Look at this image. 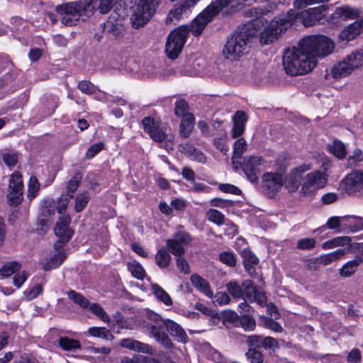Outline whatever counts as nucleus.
Wrapping results in <instances>:
<instances>
[{
  "mask_svg": "<svg viewBox=\"0 0 363 363\" xmlns=\"http://www.w3.org/2000/svg\"><path fill=\"white\" fill-rule=\"evenodd\" d=\"M66 257L67 256L65 252H59L51 257L50 259L43 265V268L45 271L56 268L62 264Z\"/></svg>",
  "mask_w": 363,
  "mask_h": 363,
  "instance_id": "4c0bfd02",
  "label": "nucleus"
},
{
  "mask_svg": "<svg viewBox=\"0 0 363 363\" xmlns=\"http://www.w3.org/2000/svg\"><path fill=\"white\" fill-rule=\"evenodd\" d=\"M228 293L234 298L240 299L243 298L242 284L240 285L235 281H230L226 284Z\"/></svg>",
  "mask_w": 363,
  "mask_h": 363,
  "instance_id": "79ce46f5",
  "label": "nucleus"
},
{
  "mask_svg": "<svg viewBox=\"0 0 363 363\" xmlns=\"http://www.w3.org/2000/svg\"><path fill=\"white\" fill-rule=\"evenodd\" d=\"M359 15L358 9L350 7L349 6H343L336 8L335 11L331 14L330 22L332 23H337L340 20L354 19Z\"/></svg>",
  "mask_w": 363,
  "mask_h": 363,
  "instance_id": "6ab92c4d",
  "label": "nucleus"
},
{
  "mask_svg": "<svg viewBox=\"0 0 363 363\" xmlns=\"http://www.w3.org/2000/svg\"><path fill=\"white\" fill-rule=\"evenodd\" d=\"M78 89L86 94H92L97 91V88L89 81H81L79 82Z\"/></svg>",
  "mask_w": 363,
  "mask_h": 363,
  "instance_id": "13d9d810",
  "label": "nucleus"
},
{
  "mask_svg": "<svg viewBox=\"0 0 363 363\" xmlns=\"http://www.w3.org/2000/svg\"><path fill=\"white\" fill-rule=\"evenodd\" d=\"M80 184V180L74 177L70 179L67 184V196L69 198H73V194L77 191Z\"/></svg>",
  "mask_w": 363,
  "mask_h": 363,
  "instance_id": "e2e57ef3",
  "label": "nucleus"
},
{
  "mask_svg": "<svg viewBox=\"0 0 363 363\" xmlns=\"http://www.w3.org/2000/svg\"><path fill=\"white\" fill-rule=\"evenodd\" d=\"M18 155L17 152H9L3 155V161L9 167H14L18 162Z\"/></svg>",
  "mask_w": 363,
  "mask_h": 363,
  "instance_id": "0e129e2a",
  "label": "nucleus"
},
{
  "mask_svg": "<svg viewBox=\"0 0 363 363\" xmlns=\"http://www.w3.org/2000/svg\"><path fill=\"white\" fill-rule=\"evenodd\" d=\"M263 159L259 156H247L244 158L242 169L252 183H255L261 172Z\"/></svg>",
  "mask_w": 363,
  "mask_h": 363,
  "instance_id": "ddd939ff",
  "label": "nucleus"
},
{
  "mask_svg": "<svg viewBox=\"0 0 363 363\" xmlns=\"http://www.w3.org/2000/svg\"><path fill=\"white\" fill-rule=\"evenodd\" d=\"M254 23L249 22L239 26L228 38L223 53L230 60H238L246 52L247 45L257 34Z\"/></svg>",
  "mask_w": 363,
  "mask_h": 363,
  "instance_id": "7ed1b4c3",
  "label": "nucleus"
},
{
  "mask_svg": "<svg viewBox=\"0 0 363 363\" xmlns=\"http://www.w3.org/2000/svg\"><path fill=\"white\" fill-rule=\"evenodd\" d=\"M262 183L268 196L272 198L284 186V179L279 173L267 172L263 175Z\"/></svg>",
  "mask_w": 363,
  "mask_h": 363,
  "instance_id": "4468645a",
  "label": "nucleus"
},
{
  "mask_svg": "<svg viewBox=\"0 0 363 363\" xmlns=\"http://www.w3.org/2000/svg\"><path fill=\"white\" fill-rule=\"evenodd\" d=\"M60 347L66 351H70L72 350L80 349L81 345L80 342L74 339H71L68 337H61L59 340Z\"/></svg>",
  "mask_w": 363,
  "mask_h": 363,
  "instance_id": "a19ab883",
  "label": "nucleus"
},
{
  "mask_svg": "<svg viewBox=\"0 0 363 363\" xmlns=\"http://www.w3.org/2000/svg\"><path fill=\"white\" fill-rule=\"evenodd\" d=\"M89 309L94 314L100 318V319L102 320L104 322L109 321L108 315L99 304L96 303H92L91 305H90Z\"/></svg>",
  "mask_w": 363,
  "mask_h": 363,
  "instance_id": "4d7b16f0",
  "label": "nucleus"
},
{
  "mask_svg": "<svg viewBox=\"0 0 363 363\" xmlns=\"http://www.w3.org/2000/svg\"><path fill=\"white\" fill-rule=\"evenodd\" d=\"M90 196L88 192L79 194L75 199L74 210L76 212H81L87 205Z\"/></svg>",
  "mask_w": 363,
  "mask_h": 363,
  "instance_id": "3c124183",
  "label": "nucleus"
},
{
  "mask_svg": "<svg viewBox=\"0 0 363 363\" xmlns=\"http://www.w3.org/2000/svg\"><path fill=\"white\" fill-rule=\"evenodd\" d=\"M190 33L188 25H182L174 29L168 35L165 52L169 58L177 59L182 52Z\"/></svg>",
  "mask_w": 363,
  "mask_h": 363,
  "instance_id": "423d86ee",
  "label": "nucleus"
},
{
  "mask_svg": "<svg viewBox=\"0 0 363 363\" xmlns=\"http://www.w3.org/2000/svg\"><path fill=\"white\" fill-rule=\"evenodd\" d=\"M155 262L160 268L167 267L171 262V256L165 248H161L155 255Z\"/></svg>",
  "mask_w": 363,
  "mask_h": 363,
  "instance_id": "58836bf2",
  "label": "nucleus"
},
{
  "mask_svg": "<svg viewBox=\"0 0 363 363\" xmlns=\"http://www.w3.org/2000/svg\"><path fill=\"white\" fill-rule=\"evenodd\" d=\"M173 239H174V241L178 242V243H180L183 246L190 244L192 240V238L190 234L186 231H179L176 233Z\"/></svg>",
  "mask_w": 363,
  "mask_h": 363,
  "instance_id": "bf43d9fd",
  "label": "nucleus"
},
{
  "mask_svg": "<svg viewBox=\"0 0 363 363\" xmlns=\"http://www.w3.org/2000/svg\"><path fill=\"white\" fill-rule=\"evenodd\" d=\"M343 218L344 216L330 217L328 220L325 226L328 229L335 230L336 233H342V231L339 230L343 228Z\"/></svg>",
  "mask_w": 363,
  "mask_h": 363,
  "instance_id": "8fccbe9b",
  "label": "nucleus"
},
{
  "mask_svg": "<svg viewBox=\"0 0 363 363\" xmlns=\"http://www.w3.org/2000/svg\"><path fill=\"white\" fill-rule=\"evenodd\" d=\"M23 184L22 176L18 172L11 175L7 191V199L11 206H17L23 201Z\"/></svg>",
  "mask_w": 363,
  "mask_h": 363,
  "instance_id": "9b49d317",
  "label": "nucleus"
},
{
  "mask_svg": "<svg viewBox=\"0 0 363 363\" xmlns=\"http://www.w3.org/2000/svg\"><path fill=\"white\" fill-rule=\"evenodd\" d=\"M191 281L192 284L201 292L203 293L209 298L213 297V292L210 289V285L206 279L199 275L194 274L191 277Z\"/></svg>",
  "mask_w": 363,
  "mask_h": 363,
  "instance_id": "c85d7f7f",
  "label": "nucleus"
},
{
  "mask_svg": "<svg viewBox=\"0 0 363 363\" xmlns=\"http://www.w3.org/2000/svg\"><path fill=\"white\" fill-rule=\"evenodd\" d=\"M247 116L244 111H238L233 118V126L231 131V135L233 138L241 136L245 128Z\"/></svg>",
  "mask_w": 363,
  "mask_h": 363,
  "instance_id": "a878e982",
  "label": "nucleus"
},
{
  "mask_svg": "<svg viewBox=\"0 0 363 363\" xmlns=\"http://www.w3.org/2000/svg\"><path fill=\"white\" fill-rule=\"evenodd\" d=\"M333 41L323 35L303 38L298 47L287 48L283 55L282 65L285 72L290 76L306 74L316 66L318 58L332 53Z\"/></svg>",
  "mask_w": 363,
  "mask_h": 363,
  "instance_id": "f257e3e1",
  "label": "nucleus"
},
{
  "mask_svg": "<svg viewBox=\"0 0 363 363\" xmlns=\"http://www.w3.org/2000/svg\"><path fill=\"white\" fill-rule=\"evenodd\" d=\"M263 340L264 336L254 335L247 336L246 342L250 348H255L257 350V348L262 347Z\"/></svg>",
  "mask_w": 363,
  "mask_h": 363,
  "instance_id": "052dcab7",
  "label": "nucleus"
},
{
  "mask_svg": "<svg viewBox=\"0 0 363 363\" xmlns=\"http://www.w3.org/2000/svg\"><path fill=\"white\" fill-rule=\"evenodd\" d=\"M142 327L162 347L171 350L174 344L164 328L174 339L183 343L188 341V336L183 328L170 319H163L162 316L151 310H146Z\"/></svg>",
  "mask_w": 363,
  "mask_h": 363,
  "instance_id": "f03ea898",
  "label": "nucleus"
},
{
  "mask_svg": "<svg viewBox=\"0 0 363 363\" xmlns=\"http://www.w3.org/2000/svg\"><path fill=\"white\" fill-rule=\"evenodd\" d=\"M67 295L72 301L83 308H86L89 306V301L86 297L73 290L69 291Z\"/></svg>",
  "mask_w": 363,
  "mask_h": 363,
  "instance_id": "09e8293b",
  "label": "nucleus"
},
{
  "mask_svg": "<svg viewBox=\"0 0 363 363\" xmlns=\"http://www.w3.org/2000/svg\"><path fill=\"white\" fill-rule=\"evenodd\" d=\"M89 6L90 4L86 0L78 1L57 5L55 11L61 16L82 15V13L85 11Z\"/></svg>",
  "mask_w": 363,
  "mask_h": 363,
  "instance_id": "dca6fc26",
  "label": "nucleus"
},
{
  "mask_svg": "<svg viewBox=\"0 0 363 363\" xmlns=\"http://www.w3.org/2000/svg\"><path fill=\"white\" fill-rule=\"evenodd\" d=\"M120 345L122 347L134 352L151 354L153 350L151 345L142 342L133 338H124L121 340Z\"/></svg>",
  "mask_w": 363,
  "mask_h": 363,
  "instance_id": "4be33fe9",
  "label": "nucleus"
},
{
  "mask_svg": "<svg viewBox=\"0 0 363 363\" xmlns=\"http://www.w3.org/2000/svg\"><path fill=\"white\" fill-rule=\"evenodd\" d=\"M363 65V50H358L347 55L343 60L333 65L330 74L334 79H340L350 75L354 69Z\"/></svg>",
  "mask_w": 363,
  "mask_h": 363,
  "instance_id": "0eeeda50",
  "label": "nucleus"
},
{
  "mask_svg": "<svg viewBox=\"0 0 363 363\" xmlns=\"http://www.w3.org/2000/svg\"><path fill=\"white\" fill-rule=\"evenodd\" d=\"M179 150L191 160H194L200 163H205L206 162L207 158L203 152L189 143L180 145Z\"/></svg>",
  "mask_w": 363,
  "mask_h": 363,
  "instance_id": "bb28decb",
  "label": "nucleus"
},
{
  "mask_svg": "<svg viewBox=\"0 0 363 363\" xmlns=\"http://www.w3.org/2000/svg\"><path fill=\"white\" fill-rule=\"evenodd\" d=\"M21 264L16 261L9 262L0 269V274L2 277H8L19 270Z\"/></svg>",
  "mask_w": 363,
  "mask_h": 363,
  "instance_id": "49530a36",
  "label": "nucleus"
},
{
  "mask_svg": "<svg viewBox=\"0 0 363 363\" xmlns=\"http://www.w3.org/2000/svg\"><path fill=\"white\" fill-rule=\"evenodd\" d=\"M142 125L144 131L149 135L151 139L156 143L164 141L171 142L172 136L166 133V128L161 126L160 123L154 118L147 116L142 120Z\"/></svg>",
  "mask_w": 363,
  "mask_h": 363,
  "instance_id": "9d476101",
  "label": "nucleus"
},
{
  "mask_svg": "<svg viewBox=\"0 0 363 363\" xmlns=\"http://www.w3.org/2000/svg\"><path fill=\"white\" fill-rule=\"evenodd\" d=\"M305 172L302 167L295 168L285 177L284 185L289 192H295L302 186V174Z\"/></svg>",
  "mask_w": 363,
  "mask_h": 363,
  "instance_id": "a211bd4d",
  "label": "nucleus"
},
{
  "mask_svg": "<svg viewBox=\"0 0 363 363\" xmlns=\"http://www.w3.org/2000/svg\"><path fill=\"white\" fill-rule=\"evenodd\" d=\"M362 32H363V19L356 21L345 28L340 33L339 38L341 40L348 42L354 39Z\"/></svg>",
  "mask_w": 363,
  "mask_h": 363,
  "instance_id": "393cba45",
  "label": "nucleus"
},
{
  "mask_svg": "<svg viewBox=\"0 0 363 363\" xmlns=\"http://www.w3.org/2000/svg\"><path fill=\"white\" fill-rule=\"evenodd\" d=\"M55 203L52 199L44 200L43 205L42 206V212L46 216H51L55 213Z\"/></svg>",
  "mask_w": 363,
  "mask_h": 363,
  "instance_id": "680f3d73",
  "label": "nucleus"
},
{
  "mask_svg": "<svg viewBox=\"0 0 363 363\" xmlns=\"http://www.w3.org/2000/svg\"><path fill=\"white\" fill-rule=\"evenodd\" d=\"M70 222L71 218L69 216H62L57 222L54 230L55 235L58 238H63L65 241H69L73 235V231L69 228Z\"/></svg>",
  "mask_w": 363,
  "mask_h": 363,
  "instance_id": "5701e85b",
  "label": "nucleus"
},
{
  "mask_svg": "<svg viewBox=\"0 0 363 363\" xmlns=\"http://www.w3.org/2000/svg\"><path fill=\"white\" fill-rule=\"evenodd\" d=\"M346 253L345 249H338L334 252L322 255L319 257L321 264L328 265L333 262L340 259Z\"/></svg>",
  "mask_w": 363,
  "mask_h": 363,
  "instance_id": "473e14b6",
  "label": "nucleus"
},
{
  "mask_svg": "<svg viewBox=\"0 0 363 363\" xmlns=\"http://www.w3.org/2000/svg\"><path fill=\"white\" fill-rule=\"evenodd\" d=\"M262 347L265 350H270L273 352L279 347L278 341L272 337H264Z\"/></svg>",
  "mask_w": 363,
  "mask_h": 363,
  "instance_id": "69168bd1",
  "label": "nucleus"
},
{
  "mask_svg": "<svg viewBox=\"0 0 363 363\" xmlns=\"http://www.w3.org/2000/svg\"><path fill=\"white\" fill-rule=\"evenodd\" d=\"M207 216L208 220L216 224L217 225H221L223 224H226L229 225L232 230L234 231L236 230V225H234L232 222L228 221V223L225 222V216L224 215L216 209L211 208L207 212Z\"/></svg>",
  "mask_w": 363,
  "mask_h": 363,
  "instance_id": "c756f323",
  "label": "nucleus"
},
{
  "mask_svg": "<svg viewBox=\"0 0 363 363\" xmlns=\"http://www.w3.org/2000/svg\"><path fill=\"white\" fill-rule=\"evenodd\" d=\"M243 264L245 270L251 276L255 274V266L259 263V259L249 250H243L242 252Z\"/></svg>",
  "mask_w": 363,
  "mask_h": 363,
  "instance_id": "cd10ccee",
  "label": "nucleus"
},
{
  "mask_svg": "<svg viewBox=\"0 0 363 363\" xmlns=\"http://www.w3.org/2000/svg\"><path fill=\"white\" fill-rule=\"evenodd\" d=\"M167 247L171 253L175 256L181 257L184 255L185 249L182 245L174 241V239H169L167 240Z\"/></svg>",
  "mask_w": 363,
  "mask_h": 363,
  "instance_id": "de8ad7c7",
  "label": "nucleus"
},
{
  "mask_svg": "<svg viewBox=\"0 0 363 363\" xmlns=\"http://www.w3.org/2000/svg\"><path fill=\"white\" fill-rule=\"evenodd\" d=\"M315 244L313 238H302L298 240L296 247L301 250H310L315 247Z\"/></svg>",
  "mask_w": 363,
  "mask_h": 363,
  "instance_id": "6e6d98bb",
  "label": "nucleus"
},
{
  "mask_svg": "<svg viewBox=\"0 0 363 363\" xmlns=\"http://www.w3.org/2000/svg\"><path fill=\"white\" fill-rule=\"evenodd\" d=\"M151 289L156 298L164 303L166 306L172 305V301L170 296L157 284H152Z\"/></svg>",
  "mask_w": 363,
  "mask_h": 363,
  "instance_id": "72a5a7b5",
  "label": "nucleus"
},
{
  "mask_svg": "<svg viewBox=\"0 0 363 363\" xmlns=\"http://www.w3.org/2000/svg\"><path fill=\"white\" fill-rule=\"evenodd\" d=\"M360 263L355 259L350 260L340 269L339 274L342 277H350L355 273Z\"/></svg>",
  "mask_w": 363,
  "mask_h": 363,
  "instance_id": "c9c22d12",
  "label": "nucleus"
},
{
  "mask_svg": "<svg viewBox=\"0 0 363 363\" xmlns=\"http://www.w3.org/2000/svg\"><path fill=\"white\" fill-rule=\"evenodd\" d=\"M231 299L229 295L225 292H218L214 296L213 303L218 306L228 304Z\"/></svg>",
  "mask_w": 363,
  "mask_h": 363,
  "instance_id": "338daca9",
  "label": "nucleus"
},
{
  "mask_svg": "<svg viewBox=\"0 0 363 363\" xmlns=\"http://www.w3.org/2000/svg\"><path fill=\"white\" fill-rule=\"evenodd\" d=\"M251 363H262L264 357L262 353L255 348H249L245 354Z\"/></svg>",
  "mask_w": 363,
  "mask_h": 363,
  "instance_id": "603ef678",
  "label": "nucleus"
},
{
  "mask_svg": "<svg viewBox=\"0 0 363 363\" xmlns=\"http://www.w3.org/2000/svg\"><path fill=\"white\" fill-rule=\"evenodd\" d=\"M239 322L241 327L246 331L254 330L256 327L255 320L250 315H242L239 318Z\"/></svg>",
  "mask_w": 363,
  "mask_h": 363,
  "instance_id": "864d4df0",
  "label": "nucleus"
},
{
  "mask_svg": "<svg viewBox=\"0 0 363 363\" xmlns=\"http://www.w3.org/2000/svg\"><path fill=\"white\" fill-rule=\"evenodd\" d=\"M147 357L140 354H134L133 357H123L120 363H145Z\"/></svg>",
  "mask_w": 363,
  "mask_h": 363,
  "instance_id": "774afa93",
  "label": "nucleus"
},
{
  "mask_svg": "<svg viewBox=\"0 0 363 363\" xmlns=\"http://www.w3.org/2000/svg\"><path fill=\"white\" fill-rule=\"evenodd\" d=\"M297 16L293 9L286 13H281L271 21L269 26L260 33V43L267 45L279 38L282 32L290 28Z\"/></svg>",
  "mask_w": 363,
  "mask_h": 363,
  "instance_id": "20e7f679",
  "label": "nucleus"
},
{
  "mask_svg": "<svg viewBox=\"0 0 363 363\" xmlns=\"http://www.w3.org/2000/svg\"><path fill=\"white\" fill-rule=\"evenodd\" d=\"M243 298L250 302L256 301L259 305L263 306L266 302L264 294L259 291L252 280H245L242 282Z\"/></svg>",
  "mask_w": 363,
  "mask_h": 363,
  "instance_id": "f3484780",
  "label": "nucleus"
},
{
  "mask_svg": "<svg viewBox=\"0 0 363 363\" xmlns=\"http://www.w3.org/2000/svg\"><path fill=\"white\" fill-rule=\"evenodd\" d=\"M160 0H140L130 17L134 28H140L147 24L154 15Z\"/></svg>",
  "mask_w": 363,
  "mask_h": 363,
  "instance_id": "6e6552de",
  "label": "nucleus"
},
{
  "mask_svg": "<svg viewBox=\"0 0 363 363\" xmlns=\"http://www.w3.org/2000/svg\"><path fill=\"white\" fill-rule=\"evenodd\" d=\"M194 115H187L183 118L179 125V134L184 138H188L192 132L194 125Z\"/></svg>",
  "mask_w": 363,
  "mask_h": 363,
  "instance_id": "7c9ffc66",
  "label": "nucleus"
},
{
  "mask_svg": "<svg viewBox=\"0 0 363 363\" xmlns=\"http://www.w3.org/2000/svg\"><path fill=\"white\" fill-rule=\"evenodd\" d=\"M199 0H185L182 4L175 6L174 9L171 10L166 18L167 23H174L179 21L184 16H187L191 11V9Z\"/></svg>",
  "mask_w": 363,
  "mask_h": 363,
  "instance_id": "2eb2a0df",
  "label": "nucleus"
},
{
  "mask_svg": "<svg viewBox=\"0 0 363 363\" xmlns=\"http://www.w3.org/2000/svg\"><path fill=\"white\" fill-rule=\"evenodd\" d=\"M247 144L244 138H238L233 145V153L231 157L232 164H235V159H240L246 151Z\"/></svg>",
  "mask_w": 363,
  "mask_h": 363,
  "instance_id": "f704fd0d",
  "label": "nucleus"
},
{
  "mask_svg": "<svg viewBox=\"0 0 363 363\" xmlns=\"http://www.w3.org/2000/svg\"><path fill=\"white\" fill-rule=\"evenodd\" d=\"M328 9V7L326 5H320L317 7L304 10L301 13H298L293 10L296 13H297L294 20L300 16L305 27L313 26L317 22L320 23V21L325 17V12Z\"/></svg>",
  "mask_w": 363,
  "mask_h": 363,
  "instance_id": "f8f14e48",
  "label": "nucleus"
},
{
  "mask_svg": "<svg viewBox=\"0 0 363 363\" xmlns=\"http://www.w3.org/2000/svg\"><path fill=\"white\" fill-rule=\"evenodd\" d=\"M363 230V218L354 216H345L343 228L339 231L343 233H354Z\"/></svg>",
  "mask_w": 363,
  "mask_h": 363,
  "instance_id": "b1692460",
  "label": "nucleus"
},
{
  "mask_svg": "<svg viewBox=\"0 0 363 363\" xmlns=\"http://www.w3.org/2000/svg\"><path fill=\"white\" fill-rule=\"evenodd\" d=\"M128 268L135 278L138 279H144L145 271L139 262L136 261L130 262L128 264Z\"/></svg>",
  "mask_w": 363,
  "mask_h": 363,
  "instance_id": "c03bdc74",
  "label": "nucleus"
},
{
  "mask_svg": "<svg viewBox=\"0 0 363 363\" xmlns=\"http://www.w3.org/2000/svg\"><path fill=\"white\" fill-rule=\"evenodd\" d=\"M40 184L35 176L30 177L28 184L27 197L28 199L32 200L36 197L40 191Z\"/></svg>",
  "mask_w": 363,
  "mask_h": 363,
  "instance_id": "37998d69",
  "label": "nucleus"
},
{
  "mask_svg": "<svg viewBox=\"0 0 363 363\" xmlns=\"http://www.w3.org/2000/svg\"><path fill=\"white\" fill-rule=\"evenodd\" d=\"M329 151L337 158L342 159L346 156V147L343 143L337 139L328 145Z\"/></svg>",
  "mask_w": 363,
  "mask_h": 363,
  "instance_id": "2f4dec72",
  "label": "nucleus"
},
{
  "mask_svg": "<svg viewBox=\"0 0 363 363\" xmlns=\"http://www.w3.org/2000/svg\"><path fill=\"white\" fill-rule=\"evenodd\" d=\"M125 31V27L122 20L110 16L108 20L104 23L103 32L119 39L123 36Z\"/></svg>",
  "mask_w": 363,
  "mask_h": 363,
  "instance_id": "aec40b11",
  "label": "nucleus"
},
{
  "mask_svg": "<svg viewBox=\"0 0 363 363\" xmlns=\"http://www.w3.org/2000/svg\"><path fill=\"white\" fill-rule=\"evenodd\" d=\"M351 238L348 236L336 237L332 240H328L323 244V248L325 250L332 249L337 246H344L350 245Z\"/></svg>",
  "mask_w": 363,
  "mask_h": 363,
  "instance_id": "e433bc0d",
  "label": "nucleus"
},
{
  "mask_svg": "<svg viewBox=\"0 0 363 363\" xmlns=\"http://www.w3.org/2000/svg\"><path fill=\"white\" fill-rule=\"evenodd\" d=\"M174 114L177 117L186 118L187 115H193L189 113V106L186 100L179 99L176 101L174 104Z\"/></svg>",
  "mask_w": 363,
  "mask_h": 363,
  "instance_id": "ea45409f",
  "label": "nucleus"
},
{
  "mask_svg": "<svg viewBox=\"0 0 363 363\" xmlns=\"http://www.w3.org/2000/svg\"><path fill=\"white\" fill-rule=\"evenodd\" d=\"M231 0H215L199 13L191 22L189 30L194 36H199L206 27L208 23L219 13L224 8L227 7Z\"/></svg>",
  "mask_w": 363,
  "mask_h": 363,
  "instance_id": "39448f33",
  "label": "nucleus"
},
{
  "mask_svg": "<svg viewBox=\"0 0 363 363\" xmlns=\"http://www.w3.org/2000/svg\"><path fill=\"white\" fill-rule=\"evenodd\" d=\"M302 186L299 194L302 196H311L320 189L323 188L328 182V174L320 170H315L302 174Z\"/></svg>",
  "mask_w": 363,
  "mask_h": 363,
  "instance_id": "1a4fd4ad",
  "label": "nucleus"
},
{
  "mask_svg": "<svg viewBox=\"0 0 363 363\" xmlns=\"http://www.w3.org/2000/svg\"><path fill=\"white\" fill-rule=\"evenodd\" d=\"M341 184L345 186L350 192L356 191L363 188V172L354 170L349 174L342 181Z\"/></svg>",
  "mask_w": 363,
  "mask_h": 363,
  "instance_id": "412c9836",
  "label": "nucleus"
},
{
  "mask_svg": "<svg viewBox=\"0 0 363 363\" xmlns=\"http://www.w3.org/2000/svg\"><path fill=\"white\" fill-rule=\"evenodd\" d=\"M220 261L228 265V267H233L236 265V259L234 253L232 252H223L219 255Z\"/></svg>",
  "mask_w": 363,
  "mask_h": 363,
  "instance_id": "5fc2aeb1",
  "label": "nucleus"
},
{
  "mask_svg": "<svg viewBox=\"0 0 363 363\" xmlns=\"http://www.w3.org/2000/svg\"><path fill=\"white\" fill-rule=\"evenodd\" d=\"M88 332L93 337H101L106 340L113 338L109 330L106 328L92 327L89 329Z\"/></svg>",
  "mask_w": 363,
  "mask_h": 363,
  "instance_id": "a18cd8bd",
  "label": "nucleus"
}]
</instances>
